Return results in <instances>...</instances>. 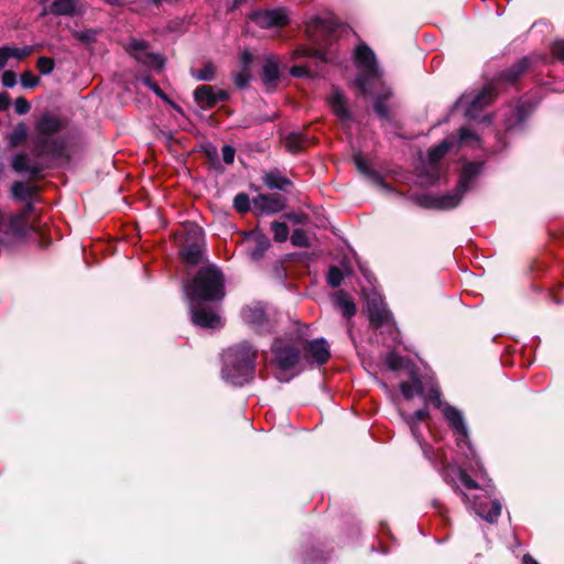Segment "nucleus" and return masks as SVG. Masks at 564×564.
I'll return each mask as SVG.
<instances>
[{
  "instance_id": "f257e3e1",
  "label": "nucleus",
  "mask_w": 564,
  "mask_h": 564,
  "mask_svg": "<svg viewBox=\"0 0 564 564\" xmlns=\"http://www.w3.org/2000/svg\"><path fill=\"white\" fill-rule=\"evenodd\" d=\"M188 300L191 319L202 328H220L221 317L203 302H218L225 296V281L221 271L215 265L200 268L192 281L184 285Z\"/></svg>"
},
{
  "instance_id": "f03ea898",
  "label": "nucleus",
  "mask_w": 564,
  "mask_h": 564,
  "mask_svg": "<svg viewBox=\"0 0 564 564\" xmlns=\"http://www.w3.org/2000/svg\"><path fill=\"white\" fill-rule=\"evenodd\" d=\"M400 391L406 400H411L414 395H424L426 402H431L435 408L441 409L448 425L455 432L457 446L460 449H464L465 447L467 449V452L464 453L467 459L465 463L466 469H469L473 473L481 469V464L476 457L474 448L469 444L468 430L463 413L455 406L442 402L441 391L436 384H431L425 392L421 379L412 373L411 382H401Z\"/></svg>"
},
{
  "instance_id": "7ed1b4c3",
  "label": "nucleus",
  "mask_w": 564,
  "mask_h": 564,
  "mask_svg": "<svg viewBox=\"0 0 564 564\" xmlns=\"http://www.w3.org/2000/svg\"><path fill=\"white\" fill-rule=\"evenodd\" d=\"M443 479L452 486L454 491L460 495L463 502L481 519L494 523L501 514V503L492 499L487 490L480 494L469 495L459 489L457 481H460L468 490H479L477 482L467 474L466 469L452 464L442 463L440 467Z\"/></svg>"
},
{
  "instance_id": "20e7f679",
  "label": "nucleus",
  "mask_w": 564,
  "mask_h": 564,
  "mask_svg": "<svg viewBox=\"0 0 564 564\" xmlns=\"http://www.w3.org/2000/svg\"><path fill=\"white\" fill-rule=\"evenodd\" d=\"M257 352L247 343L228 348L223 355V379L234 386L249 382L254 372Z\"/></svg>"
},
{
  "instance_id": "39448f33",
  "label": "nucleus",
  "mask_w": 564,
  "mask_h": 564,
  "mask_svg": "<svg viewBox=\"0 0 564 564\" xmlns=\"http://www.w3.org/2000/svg\"><path fill=\"white\" fill-rule=\"evenodd\" d=\"M335 30L332 20H325L319 17L312 18L306 24V33L314 47H302L294 52L296 57H315L324 62L333 59L330 50L332 34Z\"/></svg>"
},
{
  "instance_id": "423d86ee",
  "label": "nucleus",
  "mask_w": 564,
  "mask_h": 564,
  "mask_svg": "<svg viewBox=\"0 0 564 564\" xmlns=\"http://www.w3.org/2000/svg\"><path fill=\"white\" fill-rule=\"evenodd\" d=\"M481 170L482 163H467L462 170L457 187L454 192L443 195H422L417 197L419 205L436 209H452L456 207Z\"/></svg>"
},
{
  "instance_id": "0eeeda50",
  "label": "nucleus",
  "mask_w": 564,
  "mask_h": 564,
  "mask_svg": "<svg viewBox=\"0 0 564 564\" xmlns=\"http://www.w3.org/2000/svg\"><path fill=\"white\" fill-rule=\"evenodd\" d=\"M62 129V121L56 116L45 113L35 124L34 154L42 156H58L63 153L64 142L54 134Z\"/></svg>"
},
{
  "instance_id": "6e6552de",
  "label": "nucleus",
  "mask_w": 564,
  "mask_h": 564,
  "mask_svg": "<svg viewBox=\"0 0 564 564\" xmlns=\"http://www.w3.org/2000/svg\"><path fill=\"white\" fill-rule=\"evenodd\" d=\"M355 63L359 75L355 80L361 94H373L377 86L382 85V74L378 66L373 51L366 44H360L355 51Z\"/></svg>"
},
{
  "instance_id": "1a4fd4ad",
  "label": "nucleus",
  "mask_w": 564,
  "mask_h": 564,
  "mask_svg": "<svg viewBox=\"0 0 564 564\" xmlns=\"http://www.w3.org/2000/svg\"><path fill=\"white\" fill-rule=\"evenodd\" d=\"M33 210L34 204H28L15 214L4 216L0 213V243H6L12 238L24 237L31 229L28 218Z\"/></svg>"
},
{
  "instance_id": "9d476101",
  "label": "nucleus",
  "mask_w": 564,
  "mask_h": 564,
  "mask_svg": "<svg viewBox=\"0 0 564 564\" xmlns=\"http://www.w3.org/2000/svg\"><path fill=\"white\" fill-rule=\"evenodd\" d=\"M496 96L495 89L491 86H487L477 93L469 91L463 94L456 101L455 108L464 109L465 117L476 119L481 110L495 100Z\"/></svg>"
},
{
  "instance_id": "9b49d317",
  "label": "nucleus",
  "mask_w": 564,
  "mask_h": 564,
  "mask_svg": "<svg viewBox=\"0 0 564 564\" xmlns=\"http://www.w3.org/2000/svg\"><path fill=\"white\" fill-rule=\"evenodd\" d=\"M126 51L138 63L150 70L161 72L164 67V58L160 54L150 51L145 41L132 39L126 46Z\"/></svg>"
},
{
  "instance_id": "f8f14e48",
  "label": "nucleus",
  "mask_w": 564,
  "mask_h": 564,
  "mask_svg": "<svg viewBox=\"0 0 564 564\" xmlns=\"http://www.w3.org/2000/svg\"><path fill=\"white\" fill-rule=\"evenodd\" d=\"M369 319L372 326L392 327V316L388 311L382 296L376 291L365 293Z\"/></svg>"
},
{
  "instance_id": "ddd939ff",
  "label": "nucleus",
  "mask_w": 564,
  "mask_h": 564,
  "mask_svg": "<svg viewBox=\"0 0 564 564\" xmlns=\"http://www.w3.org/2000/svg\"><path fill=\"white\" fill-rule=\"evenodd\" d=\"M272 351L278 366L283 370L294 368L300 360V347L289 339H276Z\"/></svg>"
},
{
  "instance_id": "4468645a",
  "label": "nucleus",
  "mask_w": 564,
  "mask_h": 564,
  "mask_svg": "<svg viewBox=\"0 0 564 564\" xmlns=\"http://www.w3.org/2000/svg\"><path fill=\"white\" fill-rule=\"evenodd\" d=\"M241 317L249 326L258 333L270 332L273 324L261 303H254L245 307L241 312Z\"/></svg>"
},
{
  "instance_id": "2eb2a0df",
  "label": "nucleus",
  "mask_w": 564,
  "mask_h": 564,
  "mask_svg": "<svg viewBox=\"0 0 564 564\" xmlns=\"http://www.w3.org/2000/svg\"><path fill=\"white\" fill-rule=\"evenodd\" d=\"M454 141L443 140L438 145L432 148L427 153V162L425 164V174L430 182H435L440 178L438 163L445 154L452 149Z\"/></svg>"
},
{
  "instance_id": "dca6fc26",
  "label": "nucleus",
  "mask_w": 564,
  "mask_h": 564,
  "mask_svg": "<svg viewBox=\"0 0 564 564\" xmlns=\"http://www.w3.org/2000/svg\"><path fill=\"white\" fill-rule=\"evenodd\" d=\"M204 251V237L199 228H196L193 236V241L186 240V243L181 249L182 259L189 264H197L200 262Z\"/></svg>"
},
{
  "instance_id": "f3484780",
  "label": "nucleus",
  "mask_w": 564,
  "mask_h": 564,
  "mask_svg": "<svg viewBox=\"0 0 564 564\" xmlns=\"http://www.w3.org/2000/svg\"><path fill=\"white\" fill-rule=\"evenodd\" d=\"M254 209L263 214H275L284 209L286 200L281 194H260L252 199Z\"/></svg>"
},
{
  "instance_id": "a211bd4d",
  "label": "nucleus",
  "mask_w": 564,
  "mask_h": 564,
  "mask_svg": "<svg viewBox=\"0 0 564 564\" xmlns=\"http://www.w3.org/2000/svg\"><path fill=\"white\" fill-rule=\"evenodd\" d=\"M245 242L249 245L247 250L249 258L256 261L264 256L271 245L269 238L258 231L248 234L245 237Z\"/></svg>"
},
{
  "instance_id": "6ab92c4d",
  "label": "nucleus",
  "mask_w": 564,
  "mask_h": 564,
  "mask_svg": "<svg viewBox=\"0 0 564 564\" xmlns=\"http://www.w3.org/2000/svg\"><path fill=\"white\" fill-rule=\"evenodd\" d=\"M304 349L317 365H324L330 357L329 345L324 338L307 341Z\"/></svg>"
},
{
  "instance_id": "aec40b11",
  "label": "nucleus",
  "mask_w": 564,
  "mask_h": 564,
  "mask_svg": "<svg viewBox=\"0 0 564 564\" xmlns=\"http://www.w3.org/2000/svg\"><path fill=\"white\" fill-rule=\"evenodd\" d=\"M254 21L260 28L270 29L285 25L288 23V17L282 10L274 9L257 13Z\"/></svg>"
},
{
  "instance_id": "412c9836",
  "label": "nucleus",
  "mask_w": 564,
  "mask_h": 564,
  "mask_svg": "<svg viewBox=\"0 0 564 564\" xmlns=\"http://www.w3.org/2000/svg\"><path fill=\"white\" fill-rule=\"evenodd\" d=\"M327 102L334 112V115L343 122L348 123L351 121L352 117L347 107L346 99L344 95L338 90L334 89L333 93L328 96Z\"/></svg>"
},
{
  "instance_id": "4be33fe9",
  "label": "nucleus",
  "mask_w": 564,
  "mask_h": 564,
  "mask_svg": "<svg viewBox=\"0 0 564 564\" xmlns=\"http://www.w3.org/2000/svg\"><path fill=\"white\" fill-rule=\"evenodd\" d=\"M37 187L22 181H15L11 186V196L18 202L24 203V205L33 204V196L35 195Z\"/></svg>"
},
{
  "instance_id": "5701e85b",
  "label": "nucleus",
  "mask_w": 564,
  "mask_h": 564,
  "mask_svg": "<svg viewBox=\"0 0 564 564\" xmlns=\"http://www.w3.org/2000/svg\"><path fill=\"white\" fill-rule=\"evenodd\" d=\"M262 82L269 88L274 87L280 78L279 64L274 56H268L262 66Z\"/></svg>"
},
{
  "instance_id": "b1692460",
  "label": "nucleus",
  "mask_w": 564,
  "mask_h": 564,
  "mask_svg": "<svg viewBox=\"0 0 564 564\" xmlns=\"http://www.w3.org/2000/svg\"><path fill=\"white\" fill-rule=\"evenodd\" d=\"M400 414L410 427L413 437L421 444V435L419 433L417 424L429 417L427 409H420L411 415H405L403 412H400Z\"/></svg>"
},
{
  "instance_id": "393cba45",
  "label": "nucleus",
  "mask_w": 564,
  "mask_h": 564,
  "mask_svg": "<svg viewBox=\"0 0 564 564\" xmlns=\"http://www.w3.org/2000/svg\"><path fill=\"white\" fill-rule=\"evenodd\" d=\"M263 183L268 188L279 191H286L292 185V182L278 171L265 173Z\"/></svg>"
},
{
  "instance_id": "a878e982",
  "label": "nucleus",
  "mask_w": 564,
  "mask_h": 564,
  "mask_svg": "<svg viewBox=\"0 0 564 564\" xmlns=\"http://www.w3.org/2000/svg\"><path fill=\"white\" fill-rule=\"evenodd\" d=\"M195 100L202 104L203 107L210 108L218 102L216 93L210 86H198L194 91Z\"/></svg>"
},
{
  "instance_id": "bb28decb",
  "label": "nucleus",
  "mask_w": 564,
  "mask_h": 564,
  "mask_svg": "<svg viewBox=\"0 0 564 564\" xmlns=\"http://www.w3.org/2000/svg\"><path fill=\"white\" fill-rule=\"evenodd\" d=\"M11 166L17 173H29L31 175H36L39 173V169L33 165L25 153H19L12 158Z\"/></svg>"
},
{
  "instance_id": "cd10ccee",
  "label": "nucleus",
  "mask_w": 564,
  "mask_h": 564,
  "mask_svg": "<svg viewBox=\"0 0 564 564\" xmlns=\"http://www.w3.org/2000/svg\"><path fill=\"white\" fill-rule=\"evenodd\" d=\"M529 67L530 59L528 57H523L510 68L506 69L501 74V79L508 83H514Z\"/></svg>"
},
{
  "instance_id": "c85d7f7f",
  "label": "nucleus",
  "mask_w": 564,
  "mask_h": 564,
  "mask_svg": "<svg viewBox=\"0 0 564 564\" xmlns=\"http://www.w3.org/2000/svg\"><path fill=\"white\" fill-rule=\"evenodd\" d=\"M334 302L345 317L350 318L356 314L355 303L344 291L336 292Z\"/></svg>"
},
{
  "instance_id": "c756f323",
  "label": "nucleus",
  "mask_w": 564,
  "mask_h": 564,
  "mask_svg": "<svg viewBox=\"0 0 564 564\" xmlns=\"http://www.w3.org/2000/svg\"><path fill=\"white\" fill-rule=\"evenodd\" d=\"M354 162L360 173L372 177L382 188L390 189V186L381 178V176L369 167L367 161L360 153L354 155Z\"/></svg>"
},
{
  "instance_id": "7c9ffc66",
  "label": "nucleus",
  "mask_w": 564,
  "mask_h": 564,
  "mask_svg": "<svg viewBox=\"0 0 564 564\" xmlns=\"http://www.w3.org/2000/svg\"><path fill=\"white\" fill-rule=\"evenodd\" d=\"M392 95V91L388 87H383L382 91L376 96L373 109L375 112L382 119L389 117V110L386 101Z\"/></svg>"
},
{
  "instance_id": "2f4dec72",
  "label": "nucleus",
  "mask_w": 564,
  "mask_h": 564,
  "mask_svg": "<svg viewBox=\"0 0 564 564\" xmlns=\"http://www.w3.org/2000/svg\"><path fill=\"white\" fill-rule=\"evenodd\" d=\"M29 129L25 123H18L13 130L8 134V140L11 147L15 148L26 141Z\"/></svg>"
},
{
  "instance_id": "473e14b6",
  "label": "nucleus",
  "mask_w": 564,
  "mask_h": 564,
  "mask_svg": "<svg viewBox=\"0 0 564 564\" xmlns=\"http://www.w3.org/2000/svg\"><path fill=\"white\" fill-rule=\"evenodd\" d=\"M76 0H54L51 12L56 15H73L75 13Z\"/></svg>"
},
{
  "instance_id": "72a5a7b5",
  "label": "nucleus",
  "mask_w": 564,
  "mask_h": 564,
  "mask_svg": "<svg viewBox=\"0 0 564 564\" xmlns=\"http://www.w3.org/2000/svg\"><path fill=\"white\" fill-rule=\"evenodd\" d=\"M307 142L306 137L300 132H291L284 138V145L292 153L299 152Z\"/></svg>"
},
{
  "instance_id": "f704fd0d",
  "label": "nucleus",
  "mask_w": 564,
  "mask_h": 564,
  "mask_svg": "<svg viewBox=\"0 0 564 564\" xmlns=\"http://www.w3.org/2000/svg\"><path fill=\"white\" fill-rule=\"evenodd\" d=\"M192 75L197 80L210 82L215 77V67L212 63H206L200 69L192 70Z\"/></svg>"
},
{
  "instance_id": "c9c22d12",
  "label": "nucleus",
  "mask_w": 564,
  "mask_h": 564,
  "mask_svg": "<svg viewBox=\"0 0 564 564\" xmlns=\"http://www.w3.org/2000/svg\"><path fill=\"white\" fill-rule=\"evenodd\" d=\"M143 83L158 96L160 97L161 99H163L164 101H166L167 104H170L175 110H177L178 112H181V108L180 106H177L175 102H173L172 100L169 99V97L166 96V94L159 87V85L156 83H154L151 78L149 77H145L143 79Z\"/></svg>"
},
{
  "instance_id": "e433bc0d",
  "label": "nucleus",
  "mask_w": 564,
  "mask_h": 564,
  "mask_svg": "<svg viewBox=\"0 0 564 564\" xmlns=\"http://www.w3.org/2000/svg\"><path fill=\"white\" fill-rule=\"evenodd\" d=\"M271 230L274 239L279 242H284L289 237V227L284 223L273 221L271 224Z\"/></svg>"
},
{
  "instance_id": "4c0bfd02",
  "label": "nucleus",
  "mask_w": 564,
  "mask_h": 564,
  "mask_svg": "<svg viewBox=\"0 0 564 564\" xmlns=\"http://www.w3.org/2000/svg\"><path fill=\"white\" fill-rule=\"evenodd\" d=\"M406 362L408 360L399 355H397L395 352L391 351L387 355L386 357V364L387 366L393 370V371H397L399 369H402V368H405L406 367Z\"/></svg>"
},
{
  "instance_id": "58836bf2",
  "label": "nucleus",
  "mask_w": 564,
  "mask_h": 564,
  "mask_svg": "<svg viewBox=\"0 0 564 564\" xmlns=\"http://www.w3.org/2000/svg\"><path fill=\"white\" fill-rule=\"evenodd\" d=\"M37 69L41 75H50L55 67V62L51 57L41 56L36 62Z\"/></svg>"
},
{
  "instance_id": "ea45409f",
  "label": "nucleus",
  "mask_w": 564,
  "mask_h": 564,
  "mask_svg": "<svg viewBox=\"0 0 564 564\" xmlns=\"http://www.w3.org/2000/svg\"><path fill=\"white\" fill-rule=\"evenodd\" d=\"M525 118V110L523 108V105H519L516 107V109L513 110V116L512 118H508L506 120V126H507V129H511L513 127H516L517 124L521 123Z\"/></svg>"
},
{
  "instance_id": "a19ab883",
  "label": "nucleus",
  "mask_w": 564,
  "mask_h": 564,
  "mask_svg": "<svg viewBox=\"0 0 564 564\" xmlns=\"http://www.w3.org/2000/svg\"><path fill=\"white\" fill-rule=\"evenodd\" d=\"M469 142H474L476 145L480 147L479 138L476 134H474L469 129L462 128L459 130L458 143L460 145H467Z\"/></svg>"
},
{
  "instance_id": "79ce46f5",
  "label": "nucleus",
  "mask_w": 564,
  "mask_h": 564,
  "mask_svg": "<svg viewBox=\"0 0 564 564\" xmlns=\"http://www.w3.org/2000/svg\"><path fill=\"white\" fill-rule=\"evenodd\" d=\"M234 207L239 213H246L250 208V199L249 196L245 193H240L236 195L234 198Z\"/></svg>"
},
{
  "instance_id": "37998d69",
  "label": "nucleus",
  "mask_w": 564,
  "mask_h": 564,
  "mask_svg": "<svg viewBox=\"0 0 564 564\" xmlns=\"http://www.w3.org/2000/svg\"><path fill=\"white\" fill-rule=\"evenodd\" d=\"M344 275L337 267H330L327 273V282L330 286L337 288L343 282Z\"/></svg>"
},
{
  "instance_id": "c03bdc74",
  "label": "nucleus",
  "mask_w": 564,
  "mask_h": 564,
  "mask_svg": "<svg viewBox=\"0 0 564 564\" xmlns=\"http://www.w3.org/2000/svg\"><path fill=\"white\" fill-rule=\"evenodd\" d=\"M291 242L295 247H307L308 238L303 229H295L291 235Z\"/></svg>"
},
{
  "instance_id": "a18cd8bd",
  "label": "nucleus",
  "mask_w": 564,
  "mask_h": 564,
  "mask_svg": "<svg viewBox=\"0 0 564 564\" xmlns=\"http://www.w3.org/2000/svg\"><path fill=\"white\" fill-rule=\"evenodd\" d=\"M40 84V78L35 76L32 72L25 70L21 75V85L24 88H35Z\"/></svg>"
},
{
  "instance_id": "49530a36",
  "label": "nucleus",
  "mask_w": 564,
  "mask_h": 564,
  "mask_svg": "<svg viewBox=\"0 0 564 564\" xmlns=\"http://www.w3.org/2000/svg\"><path fill=\"white\" fill-rule=\"evenodd\" d=\"M33 50H34L33 46H24V47L9 46L11 58H17L19 61L31 55L33 53Z\"/></svg>"
},
{
  "instance_id": "de8ad7c7",
  "label": "nucleus",
  "mask_w": 564,
  "mask_h": 564,
  "mask_svg": "<svg viewBox=\"0 0 564 564\" xmlns=\"http://www.w3.org/2000/svg\"><path fill=\"white\" fill-rule=\"evenodd\" d=\"M31 106L30 102L24 97H19L14 101V110L19 115H24L29 112Z\"/></svg>"
},
{
  "instance_id": "09e8293b",
  "label": "nucleus",
  "mask_w": 564,
  "mask_h": 564,
  "mask_svg": "<svg viewBox=\"0 0 564 564\" xmlns=\"http://www.w3.org/2000/svg\"><path fill=\"white\" fill-rule=\"evenodd\" d=\"M249 79H250L249 70L245 69V68L235 75V84L240 88L246 87L249 83Z\"/></svg>"
},
{
  "instance_id": "8fccbe9b",
  "label": "nucleus",
  "mask_w": 564,
  "mask_h": 564,
  "mask_svg": "<svg viewBox=\"0 0 564 564\" xmlns=\"http://www.w3.org/2000/svg\"><path fill=\"white\" fill-rule=\"evenodd\" d=\"M552 54L564 63V40L555 41L552 45Z\"/></svg>"
},
{
  "instance_id": "3c124183",
  "label": "nucleus",
  "mask_w": 564,
  "mask_h": 564,
  "mask_svg": "<svg viewBox=\"0 0 564 564\" xmlns=\"http://www.w3.org/2000/svg\"><path fill=\"white\" fill-rule=\"evenodd\" d=\"M2 84L7 88H12L17 84V76L12 70H4L2 74Z\"/></svg>"
},
{
  "instance_id": "603ef678",
  "label": "nucleus",
  "mask_w": 564,
  "mask_h": 564,
  "mask_svg": "<svg viewBox=\"0 0 564 564\" xmlns=\"http://www.w3.org/2000/svg\"><path fill=\"white\" fill-rule=\"evenodd\" d=\"M221 155L226 164H231L235 160V149L230 145H224L221 149Z\"/></svg>"
},
{
  "instance_id": "864d4df0",
  "label": "nucleus",
  "mask_w": 564,
  "mask_h": 564,
  "mask_svg": "<svg viewBox=\"0 0 564 564\" xmlns=\"http://www.w3.org/2000/svg\"><path fill=\"white\" fill-rule=\"evenodd\" d=\"M290 74L294 77H305L310 75V69L306 66L296 65L290 69Z\"/></svg>"
},
{
  "instance_id": "5fc2aeb1",
  "label": "nucleus",
  "mask_w": 564,
  "mask_h": 564,
  "mask_svg": "<svg viewBox=\"0 0 564 564\" xmlns=\"http://www.w3.org/2000/svg\"><path fill=\"white\" fill-rule=\"evenodd\" d=\"M11 58L9 46H1L0 47V69H3L9 61Z\"/></svg>"
},
{
  "instance_id": "6e6d98bb",
  "label": "nucleus",
  "mask_w": 564,
  "mask_h": 564,
  "mask_svg": "<svg viewBox=\"0 0 564 564\" xmlns=\"http://www.w3.org/2000/svg\"><path fill=\"white\" fill-rule=\"evenodd\" d=\"M10 106V97L7 93H0V111L6 110Z\"/></svg>"
},
{
  "instance_id": "4d7b16f0",
  "label": "nucleus",
  "mask_w": 564,
  "mask_h": 564,
  "mask_svg": "<svg viewBox=\"0 0 564 564\" xmlns=\"http://www.w3.org/2000/svg\"><path fill=\"white\" fill-rule=\"evenodd\" d=\"M289 219H291L295 224H304L305 223V216L300 214H289L286 215Z\"/></svg>"
},
{
  "instance_id": "13d9d810",
  "label": "nucleus",
  "mask_w": 564,
  "mask_h": 564,
  "mask_svg": "<svg viewBox=\"0 0 564 564\" xmlns=\"http://www.w3.org/2000/svg\"><path fill=\"white\" fill-rule=\"evenodd\" d=\"M241 59H242V63H243V68L245 69H248V66L249 64L251 63V59H252V56L249 52H243L242 53V56H241Z\"/></svg>"
},
{
  "instance_id": "bf43d9fd",
  "label": "nucleus",
  "mask_w": 564,
  "mask_h": 564,
  "mask_svg": "<svg viewBox=\"0 0 564 564\" xmlns=\"http://www.w3.org/2000/svg\"><path fill=\"white\" fill-rule=\"evenodd\" d=\"M75 36L79 39L80 41H88L90 39V35L88 32H76Z\"/></svg>"
},
{
  "instance_id": "052dcab7",
  "label": "nucleus",
  "mask_w": 564,
  "mask_h": 564,
  "mask_svg": "<svg viewBox=\"0 0 564 564\" xmlns=\"http://www.w3.org/2000/svg\"><path fill=\"white\" fill-rule=\"evenodd\" d=\"M216 93V96L218 98V101H225L228 99V94L224 90H218V91H215Z\"/></svg>"
},
{
  "instance_id": "680f3d73",
  "label": "nucleus",
  "mask_w": 564,
  "mask_h": 564,
  "mask_svg": "<svg viewBox=\"0 0 564 564\" xmlns=\"http://www.w3.org/2000/svg\"><path fill=\"white\" fill-rule=\"evenodd\" d=\"M523 564H538V562L530 555L523 556Z\"/></svg>"
},
{
  "instance_id": "e2e57ef3",
  "label": "nucleus",
  "mask_w": 564,
  "mask_h": 564,
  "mask_svg": "<svg viewBox=\"0 0 564 564\" xmlns=\"http://www.w3.org/2000/svg\"><path fill=\"white\" fill-rule=\"evenodd\" d=\"M423 453H424L426 458L432 459L431 456H430V451L429 449L423 448Z\"/></svg>"
},
{
  "instance_id": "0e129e2a",
  "label": "nucleus",
  "mask_w": 564,
  "mask_h": 564,
  "mask_svg": "<svg viewBox=\"0 0 564 564\" xmlns=\"http://www.w3.org/2000/svg\"><path fill=\"white\" fill-rule=\"evenodd\" d=\"M241 1H242V0H235V2H237V3L241 2Z\"/></svg>"
},
{
  "instance_id": "69168bd1",
  "label": "nucleus",
  "mask_w": 564,
  "mask_h": 564,
  "mask_svg": "<svg viewBox=\"0 0 564 564\" xmlns=\"http://www.w3.org/2000/svg\"><path fill=\"white\" fill-rule=\"evenodd\" d=\"M42 3L46 2V0H40Z\"/></svg>"
}]
</instances>
